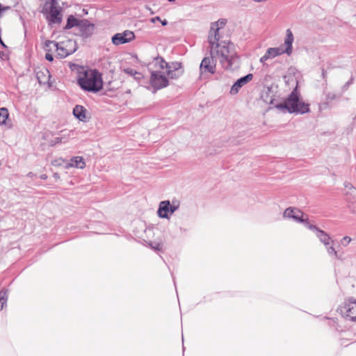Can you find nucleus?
Masks as SVG:
<instances>
[{
	"label": "nucleus",
	"mask_w": 356,
	"mask_h": 356,
	"mask_svg": "<svg viewBox=\"0 0 356 356\" xmlns=\"http://www.w3.org/2000/svg\"><path fill=\"white\" fill-rule=\"evenodd\" d=\"M210 55L219 60L222 67L227 70H233L238 67V57L235 46L229 41H219L215 36H208Z\"/></svg>",
	"instance_id": "f257e3e1"
},
{
	"label": "nucleus",
	"mask_w": 356,
	"mask_h": 356,
	"mask_svg": "<svg viewBox=\"0 0 356 356\" xmlns=\"http://www.w3.org/2000/svg\"><path fill=\"white\" fill-rule=\"evenodd\" d=\"M77 83L85 91L98 92L103 88L102 74L97 70L82 67L78 72Z\"/></svg>",
	"instance_id": "f03ea898"
},
{
	"label": "nucleus",
	"mask_w": 356,
	"mask_h": 356,
	"mask_svg": "<svg viewBox=\"0 0 356 356\" xmlns=\"http://www.w3.org/2000/svg\"><path fill=\"white\" fill-rule=\"evenodd\" d=\"M278 109H286L290 113L305 114L309 111V105L300 99L297 88H295L284 103L277 104Z\"/></svg>",
	"instance_id": "7ed1b4c3"
},
{
	"label": "nucleus",
	"mask_w": 356,
	"mask_h": 356,
	"mask_svg": "<svg viewBox=\"0 0 356 356\" xmlns=\"http://www.w3.org/2000/svg\"><path fill=\"white\" fill-rule=\"evenodd\" d=\"M152 65L154 67H158L159 70H165L167 76L172 79L179 78L184 73L181 63L172 62L168 63L159 56L154 58Z\"/></svg>",
	"instance_id": "20e7f679"
},
{
	"label": "nucleus",
	"mask_w": 356,
	"mask_h": 356,
	"mask_svg": "<svg viewBox=\"0 0 356 356\" xmlns=\"http://www.w3.org/2000/svg\"><path fill=\"white\" fill-rule=\"evenodd\" d=\"M293 40L292 31L290 29H287L286 31V38L284 39V45L286 46V48L283 49L282 47L268 48L266 51L268 58H273L283 54H286L289 56L291 55L293 50L292 44L293 42Z\"/></svg>",
	"instance_id": "39448f33"
},
{
	"label": "nucleus",
	"mask_w": 356,
	"mask_h": 356,
	"mask_svg": "<svg viewBox=\"0 0 356 356\" xmlns=\"http://www.w3.org/2000/svg\"><path fill=\"white\" fill-rule=\"evenodd\" d=\"M44 10L48 14L47 19L49 24H60L61 22V10L56 0L47 1L44 6Z\"/></svg>",
	"instance_id": "423d86ee"
},
{
	"label": "nucleus",
	"mask_w": 356,
	"mask_h": 356,
	"mask_svg": "<svg viewBox=\"0 0 356 356\" xmlns=\"http://www.w3.org/2000/svg\"><path fill=\"white\" fill-rule=\"evenodd\" d=\"M179 207V202L173 200L172 202L169 200L161 201L159 204L157 216L161 218L169 219L170 215L175 213Z\"/></svg>",
	"instance_id": "0eeeda50"
},
{
	"label": "nucleus",
	"mask_w": 356,
	"mask_h": 356,
	"mask_svg": "<svg viewBox=\"0 0 356 356\" xmlns=\"http://www.w3.org/2000/svg\"><path fill=\"white\" fill-rule=\"evenodd\" d=\"M337 311L346 319L356 322V300L350 298L340 305Z\"/></svg>",
	"instance_id": "6e6552de"
},
{
	"label": "nucleus",
	"mask_w": 356,
	"mask_h": 356,
	"mask_svg": "<svg viewBox=\"0 0 356 356\" xmlns=\"http://www.w3.org/2000/svg\"><path fill=\"white\" fill-rule=\"evenodd\" d=\"M56 45L57 56L63 58L69 55L72 54L76 50V42L74 40H68L61 42H58Z\"/></svg>",
	"instance_id": "1a4fd4ad"
},
{
	"label": "nucleus",
	"mask_w": 356,
	"mask_h": 356,
	"mask_svg": "<svg viewBox=\"0 0 356 356\" xmlns=\"http://www.w3.org/2000/svg\"><path fill=\"white\" fill-rule=\"evenodd\" d=\"M159 67H154L151 72L150 83L152 86L158 90L166 87L168 80Z\"/></svg>",
	"instance_id": "9d476101"
},
{
	"label": "nucleus",
	"mask_w": 356,
	"mask_h": 356,
	"mask_svg": "<svg viewBox=\"0 0 356 356\" xmlns=\"http://www.w3.org/2000/svg\"><path fill=\"white\" fill-rule=\"evenodd\" d=\"M303 216H307L300 209L297 207H288L283 213V218L291 219L296 222L303 221Z\"/></svg>",
	"instance_id": "9b49d317"
},
{
	"label": "nucleus",
	"mask_w": 356,
	"mask_h": 356,
	"mask_svg": "<svg viewBox=\"0 0 356 356\" xmlns=\"http://www.w3.org/2000/svg\"><path fill=\"white\" fill-rule=\"evenodd\" d=\"M135 38L134 33L131 31H125L123 33L115 34L112 38V42L115 45H120L131 42Z\"/></svg>",
	"instance_id": "f8f14e48"
},
{
	"label": "nucleus",
	"mask_w": 356,
	"mask_h": 356,
	"mask_svg": "<svg viewBox=\"0 0 356 356\" xmlns=\"http://www.w3.org/2000/svg\"><path fill=\"white\" fill-rule=\"evenodd\" d=\"M252 79V74H248L247 75L237 79V81L231 87L229 91L230 95H236L239 92L240 89L245 85L248 84L250 81H251Z\"/></svg>",
	"instance_id": "ddd939ff"
},
{
	"label": "nucleus",
	"mask_w": 356,
	"mask_h": 356,
	"mask_svg": "<svg viewBox=\"0 0 356 356\" xmlns=\"http://www.w3.org/2000/svg\"><path fill=\"white\" fill-rule=\"evenodd\" d=\"M216 60V58H213L211 56L204 58L200 66V70L202 72L213 74L215 72Z\"/></svg>",
	"instance_id": "4468645a"
},
{
	"label": "nucleus",
	"mask_w": 356,
	"mask_h": 356,
	"mask_svg": "<svg viewBox=\"0 0 356 356\" xmlns=\"http://www.w3.org/2000/svg\"><path fill=\"white\" fill-rule=\"evenodd\" d=\"M343 186L346 202L348 203H355L356 202V188L348 181H345Z\"/></svg>",
	"instance_id": "2eb2a0df"
},
{
	"label": "nucleus",
	"mask_w": 356,
	"mask_h": 356,
	"mask_svg": "<svg viewBox=\"0 0 356 356\" xmlns=\"http://www.w3.org/2000/svg\"><path fill=\"white\" fill-rule=\"evenodd\" d=\"M334 241L332 239V238L326 242V243H324L323 245L325 246V248L326 250V252L327 254L333 259H341V256L339 254L338 252L336 250V249L334 247Z\"/></svg>",
	"instance_id": "dca6fc26"
},
{
	"label": "nucleus",
	"mask_w": 356,
	"mask_h": 356,
	"mask_svg": "<svg viewBox=\"0 0 356 356\" xmlns=\"http://www.w3.org/2000/svg\"><path fill=\"white\" fill-rule=\"evenodd\" d=\"M36 78L40 85L48 83L50 79V72L47 68H42L35 72Z\"/></svg>",
	"instance_id": "f3484780"
},
{
	"label": "nucleus",
	"mask_w": 356,
	"mask_h": 356,
	"mask_svg": "<svg viewBox=\"0 0 356 356\" xmlns=\"http://www.w3.org/2000/svg\"><path fill=\"white\" fill-rule=\"evenodd\" d=\"M226 24V20L224 19H219L218 21L212 23L208 36H215L216 38H219L218 31Z\"/></svg>",
	"instance_id": "a211bd4d"
},
{
	"label": "nucleus",
	"mask_w": 356,
	"mask_h": 356,
	"mask_svg": "<svg viewBox=\"0 0 356 356\" xmlns=\"http://www.w3.org/2000/svg\"><path fill=\"white\" fill-rule=\"evenodd\" d=\"M86 109L81 105H76L73 108V115L75 118L79 119L80 121L85 122L86 117Z\"/></svg>",
	"instance_id": "6ab92c4d"
},
{
	"label": "nucleus",
	"mask_w": 356,
	"mask_h": 356,
	"mask_svg": "<svg viewBox=\"0 0 356 356\" xmlns=\"http://www.w3.org/2000/svg\"><path fill=\"white\" fill-rule=\"evenodd\" d=\"M69 165L73 168L83 169L86 166V163L82 156H74L70 159Z\"/></svg>",
	"instance_id": "aec40b11"
},
{
	"label": "nucleus",
	"mask_w": 356,
	"mask_h": 356,
	"mask_svg": "<svg viewBox=\"0 0 356 356\" xmlns=\"http://www.w3.org/2000/svg\"><path fill=\"white\" fill-rule=\"evenodd\" d=\"M274 91L272 88H268L267 90L264 92L261 95L262 99L267 104H273L274 103V97H273Z\"/></svg>",
	"instance_id": "412c9836"
},
{
	"label": "nucleus",
	"mask_w": 356,
	"mask_h": 356,
	"mask_svg": "<svg viewBox=\"0 0 356 356\" xmlns=\"http://www.w3.org/2000/svg\"><path fill=\"white\" fill-rule=\"evenodd\" d=\"M79 22H80L78 19L74 17L73 15H70L67 17V24L65 26V29L68 30V29H71L72 28H73L74 26H80Z\"/></svg>",
	"instance_id": "4be33fe9"
},
{
	"label": "nucleus",
	"mask_w": 356,
	"mask_h": 356,
	"mask_svg": "<svg viewBox=\"0 0 356 356\" xmlns=\"http://www.w3.org/2000/svg\"><path fill=\"white\" fill-rule=\"evenodd\" d=\"M315 234L316 237L318 238V240L321 241V243L323 244L326 243V242L331 238V237L327 232H324L321 229L317 230Z\"/></svg>",
	"instance_id": "5701e85b"
},
{
	"label": "nucleus",
	"mask_w": 356,
	"mask_h": 356,
	"mask_svg": "<svg viewBox=\"0 0 356 356\" xmlns=\"http://www.w3.org/2000/svg\"><path fill=\"white\" fill-rule=\"evenodd\" d=\"M8 300V290L2 289L0 290V311L6 305Z\"/></svg>",
	"instance_id": "b1692460"
},
{
	"label": "nucleus",
	"mask_w": 356,
	"mask_h": 356,
	"mask_svg": "<svg viewBox=\"0 0 356 356\" xmlns=\"http://www.w3.org/2000/svg\"><path fill=\"white\" fill-rule=\"evenodd\" d=\"M9 113L6 108H0V124H5L8 118Z\"/></svg>",
	"instance_id": "393cba45"
},
{
	"label": "nucleus",
	"mask_w": 356,
	"mask_h": 356,
	"mask_svg": "<svg viewBox=\"0 0 356 356\" xmlns=\"http://www.w3.org/2000/svg\"><path fill=\"white\" fill-rule=\"evenodd\" d=\"M305 217L306 216H303V221H300L298 223H302L305 225V227L316 233L317 230L319 229V228L317 227L316 225L310 223L308 218Z\"/></svg>",
	"instance_id": "a878e982"
},
{
	"label": "nucleus",
	"mask_w": 356,
	"mask_h": 356,
	"mask_svg": "<svg viewBox=\"0 0 356 356\" xmlns=\"http://www.w3.org/2000/svg\"><path fill=\"white\" fill-rule=\"evenodd\" d=\"M57 43L58 42H56L52 40H46L43 46V49L47 52H51L54 48L56 49L55 44H57Z\"/></svg>",
	"instance_id": "bb28decb"
},
{
	"label": "nucleus",
	"mask_w": 356,
	"mask_h": 356,
	"mask_svg": "<svg viewBox=\"0 0 356 356\" xmlns=\"http://www.w3.org/2000/svg\"><path fill=\"white\" fill-rule=\"evenodd\" d=\"M149 245L151 247V248L158 251L161 250L163 247V243L159 241H150L149 243Z\"/></svg>",
	"instance_id": "cd10ccee"
},
{
	"label": "nucleus",
	"mask_w": 356,
	"mask_h": 356,
	"mask_svg": "<svg viewBox=\"0 0 356 356\" xmlns=\"http://www.w3.org/2000/svg\"><path fill=\"white\" fill-rule=\"evenodd\" d=\"M124 72L129 74V75H131V76H134V75H138L139 76V72H137L136 70H135L134 69H132V68H130V67H128V68H125L124 69Z\"/></svg>",
	"instance_id": "c85d7f7f"
},
{
	"label": "nucleus",
	"mask_w": 356,
	"mask_h": 356,
	"mask_svg": "<svg viewBox=\"0 0 356 356\" xmlns=\"http://www.w3.org/2000/svg\"><path fill=\"white\" fill-rule=\"evenodd\" d=\"M351 238L349 237V236H344L343 238H342L341 239V245H343V246H345L346 247L351 241Z\"/></svg>",
	"instance_id": "c756f323"
},
{
	"label": "nucleus",
	"mask_w": 356,
	"mask_h": 356,
	"mask_svg": "<svg viewBox=\"0 0 356 356\" xmlns=\"http://www.w3.org/2000/svg\"><path fill=\"white\" fill-rule=\"evenodd\" d=\"M348 208L351 211V212L356 215V202L355 203H348Z\"/></svg>",
	"instance_id": "7c9ffc66"
},
{
	"label": "nucleus",
	"mask_w": 356,
	"mask_h": 356,
	"mask_svg": "<svg viewBox=\"0 0 356 356\" xmlns=\"http://www.w3.org/2000/svg\"><path fill=\"white\" fill-rule=\"evenodd\" d=\"M86 29L89 32V34H91L94 30V25L92 24H88Z\"/></svg>",
	"instance_id": "2f4dec72"
},
{
	"label": "nucleus",
	"mask_w": 356,
	"mask_h": 356,
	"mask_svg": "<svg viewBox=\"0 0 356 356\" xmlns=\"http://www.w3.org/2000/svg\"><path fill=\"white\" fill-rule=\"evenodd\" d=\"M341 268H338L337 270H335V275H336V277H337V282H338L339 280L341 279V277L339 276V274L341 273ZM342 270H347V268H342Z\"/></svg>",
	"instance_id": "473e14b6"
},
{
	"label": "nucleus",
	"mask_w": 356,
	"mask_h": 356,
	"mask_svg": "<svg viewBox=\"0 0 356 356\" xmlns=\"http://www.w3.org/2000/svg\"><path fill=\"white\" fill-rule=\"evenodd\" d=\"M45 58L49 61H53L54 60L53 55L50 54V52H47L45 54Z\"/></svg>",
	"instance_id": "72a5a7b5"
},
{
	"label": "nucleus",
	"mask_w": 356,
	"mask_h": 356,
	"mask_svg": "<svg viewBox=\"0 0 356 356\" xmlns=\"http://www.w3.org/2000/svg\"><path fill=\"white\" fill-rule=\"evenodd\" d=\"M268 59H269V58H268V56H267V55H266V54L265 53V54H264L263 56H261V58H260V62H261V63H265V61H266V60H268Z\"/></svg>",
	"instance_id": "f704fd0d"
},
{
	"label": "nucleus",
	"mask_w": 356,
	"mask_h": 356,
	"mask_svg": "<svg viewBox=\"0 0 356 356\" xmlns=\"http://www.w3.org/2000/svg\"><path fill=\"white\" fill-rule=\"evenodd\" d=\"M133 76L134 77L135 79L140 80L142 78L143 76H142L141 73L139 72V76L138 75H134Z\"/></svg>",
	"instance_id": "c9c22d12"
},
{
	"label": "nucleus",
	"mask_w": 356,
	"mask_h": 356,
	"mask_svg": "<svg viewBox=\"0 0 356 356\" xmlns=\"http://www.w3.org/2000/svg\"><path fill=\"white\" fill-rule=\"evenodd\" d=\"M170 274L172 275V280H173V282H174V285L176 287V282H175V277L174 276V272L173 271H170Z\"/></svg>",
	"instance_id": "e433bc0d"
},
{
	"label": "nucleus",
	"mask_w": 356,
	"mask_h": 356,
	"mask_svg": "<svg viewBox=\"0 0 356 356\" xmlns=\"http://www.w3.org/2000/svg\"><path fill=\"white\" fill-rule=\"evenodd\" d=\"M156 21H161V18L159 17H155L152 19V22H156Z\"/></svg>",
	"instance_id": "4c0bfd02"
},
{
	"label": "nucleus",
	"mask_w": 356,
	"mask_h": 356,
	"mask_svg": "<svg viewBox=\"0 0 356 356\" xmlns=\"http://www.w3.org/2000/svg\"><path fill=\"white\" fill-rule=\"evenodd\" d=\"M352 83V79L348 81L343 86L344 88H347Z\"/></svg>",
	"instance_id": "58836bf2"
},
{
	"label": "nucleus",
	"mask_w": 356,
	"mask_h": 356,
	"mask_svg": "<svg viewBox=\"0 0 356 356\" xmlns=\"http://www.w3.org/2000/svg\"><path fill=\"white\" fill-rule=\"evenodd\" d=\"M160 22H161V24H162V25H163V26H165V25H167V24H168V21H167V20H165V19H164V20H161V21H160Z\"/></svg>",
	"instance_id": "ea45409f"
},
{
	"label": "nucleus",
	"mask_w": 356,
	"mask_h": 356,
	"mask_svg": "<svg viewBox=\"0 0 356 356\" xmlns=\"http://www.w3.org/2000/svg\"><path fill=\"white\" fill-rule=\"evenodd\" d=\"M0 43H1V44L3 47H6V46L5 45V44L3 43V42L2 41V39H1V36H0Z\"/></svg>",
	"instance_id": "a19ab883"
},
{
	"label": "nucleus",
	"mask_w": 356,
	"mask_h": 356,
	"mask_svg": "<svg viewBox=\"0 0 356 356\" xmlns=\"http://www.w3.org/2000/svg\"><path fill=\"white\" fill-rule=\"evenodd\" d=\"M47 175H42L40 176V178H41V179H47Z\"/></svg>",
	"instance_id": "79ce46f5"
},
{
	"label": "nucleus",
	"mask_w": 356,
	"mask_h": 356,
	"mask_svg": "<svg viewBox=\"0 0 356 356\" xmlns=\"http://www.w3.org/2000/svg\"><path fill=\"white\" fill-rule=\"evenodd\" d=\"M170 2H174L175 0H168Z\"/></svg>",
	"instance_id": "37998d69"
},
{
	"label": "nucleus",
	"mask_w": 356,
	"mask_h": 356,
	"mask_svg": "<svg viewBox=\"0 0 356 356\" xmlns=\"http://www.w3.org/2000/svg\"><path fill=\"white\" fill-rule=\"evenodd\" d=\"M181 231H186V229H183L182 228H180Z\"/></svg>",
	"instance_id": "c03bdc74"
}]
</instances>
